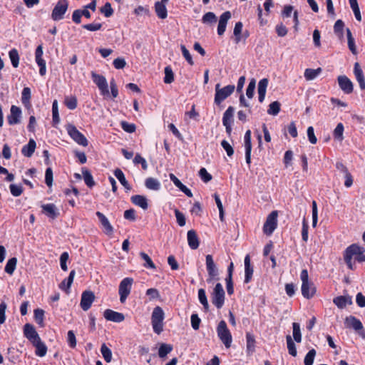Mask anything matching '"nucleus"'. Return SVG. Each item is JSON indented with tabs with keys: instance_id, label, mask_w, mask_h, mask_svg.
I'll use <instances>...</instances> for the list:
<instances>
[{
	"instance_id": "69168bd1",
	"label": "nucleus",
	"mask_w": 365,
	"mask_h": 365,
	"mask_svg": "<svg viewBox=\"0 0 365 365\" xmlns=\"http://www.w3.org/2000/svg\"><path fill=\"white\" fill-rule=\"evenodd\" d=\"M103 25L100 23H92V24H84L82 26V27L88 31H96L101 29Z\"/></svg>"
},
{
	"instance_id": "de8ad7c7",
	"label": "nucleus",
	"mask_w": 365,
	"mask_h": 365,
	"mask_svg": "<svg viewBox=\"0 0 365 365\" xmlns=\"http://www.w3.org/2000/svg\"><path fill=\"white\" fill-rule=\"evenodd\" d=\"M292 328H293L292 334H293L294 340L297 343H300L302 341V334H301L299 324H298L297 322H294L292 324Z\"/></svg>"
},
{
	"instance_id": "c85d7f7f",
	"label": "nucleus",
	"mask_w": 365,
	"mask_h": 365,
	"mask_svg": "<svg viewBox=\"0 0 365 365\" xmlns=\"http://www.w3.org/2000/svg\"><path fill=\"white\" fill-rule=\"evenodd\" d=\"M75 274L76 271L74 269L71 270L68 277L61 282L59 288L61 290L65 291L66 293H68L71 286L73 282Z\"/></svg>"
},
{
	"instance_id": "58836bf2",
	"label": "nucleus",
	"mask_w": 365,
	"mask_h": 365,
	"mask_svg": "<svg viewBox=\"0 0 365 365\" xmlns=\"http://www.w3.org/2000/svg\"><path fill=\"white\" fill-rule=\"evenodd\" d=\"M173 350V346L168 344H161L158 349V356L160 358H165Z\"/></svg>"
},
{
	"instance_id": "4468645a",
	"label": "nucleus",
	"mask_w": 365,
	"mask_h": 365,
	"mask_svg": "<svg viewBox=\"0 0 365 365\" xmlns=\"http://www.w3.org/2000/svg\"><path fill=\"white\" fill-rule=\"evenodd\" d=\"M95 299V295L91 291H84L81 294V299L80 306L83 311L88 310L93 301Z\"/></svg>"
},
{
	"instance_id": "f704fd0d",
	"label": "nucleus",
	"mask_w": 365,
	"mask_h": 365,
	"mask_svg": "<svg viewBox=\"0 0 365 365\" xmlns=\"http://www.w3.org/2000/svg\"><path fill=\"white\" fill-rule=\"evenodd\" d=\"M346 31L349 49L353 54L356 55V54H357V50H356V47L355 45V40H354L349 29L347 28Z\"/></svg>"
},
{
	"instance_id": "423d86ee",
	"label": "nucleus",
	"mask_w": 365,
	"mask_h": 365,
	"mask_svg": "<svg viewBox=\"0 0 365 365\" xmlns=\"http://www.w3.org/2000/svg\"><path fill=\"white\" fill-rule=\"evenodd\" d=\"M206 269L208 274L207 279V283H212L215 281H218L219 278V270L215 263L212 256L211 255H206L205 258Z\"/></svg>"
},
{
	"instance_id": "7ed1b4c3",
	"label": "nucleus",
	"mask_w": 365,
	"mask_h": 365,
	"mask_svg": "<svg viewBox=\"0 0 365 365\" xmlns=\"http://www.w3.org/2000/svg\"><path fill=\"white\" fill-rule=\"evenodd\" d=\"M165 313L163 309L159 307H155L151 314V324L153 331L157 334H160L163 331V321Z\"/></svg>"
},
{
	"instance_id": "4c0bfd02",
	"label": "nucleus",
	"mask_w": 365,
	"mask_h": 365,
	"mask_svg": "<svg viewBox=\"0 0 365 365\" xmlns=\"http://www.w3.org/2000/svg\"><path fill=\"white\" fill-rule=\"evenodd\" d=\"M198 299L200 304L203 306V309L205 312L209 310V304L207 302L205 290L204 289H200L198 290Z\"/></svg>"
},
{
	"instance_id": "7c9ffc66",
	"label": "nucleus",
	"mask_w": 365,
	"mask_h": 365,
	"mask_svg": "<svg viewBox=\"0 0 365 365\" xmlns=\"http://www.w3.org/2000/svg\"><path fill=\"white\" fill-rule=\"evenodd\" d=\"M167 2H163L162 0L160 1H157L155 4V10L157 16L161 19H164L168 16V11L165 6V4Z\"/></svg>"
},
{
	"instance_id": "864d4df0",
	"label": "nucleus",
	"mask_w": 365,
	"mask_h": 365,
	"mask_svg": "<svg viewBox=\"0 0 365 365\" xmlns=\"http://www.w3.org/2000/svg\"><path fill=\"white\" fill-rule=\"evenodd\" d=\"M242 23L241 21H238L235 24L233 34L235 36V42L239 43L241 41V33L242 30Z\"/></svg>"
},
{
	"instance_id": "4d7b16f0",
	"label": "nucleus",
	"mask_w": 365,
	"mask_h": 365,
	"mask_svg": "<svg viewBox=\"0 0 365 365\" xmlns=\"http://www.w3.org/2000/svg\"><path fill=\"white\" fill-rule=\"evenodd\" d=\"M34 319L38 324L41 327L43 325L44 311L41 309L34 310Z\"/></svg>"
},
{
	"instance_id": "5701e85b",
	"label": "nucleus",
	"mask_w": 365,
	"mask_h": 365,
	"mask_svg": "<svg viewBox=\"0 0 365 365\" xmlns=\"http://www.w3.org/2000/svg\"><path fill=\"white\" fill-rule=\"evenodd\" d=\"M344 325L346 328H352L356 331L363 328V324L361 321L354 316L346 317L344 319Z\"/></svg>"
},
{
	"instance_id": "6ab92c4d",
	"label": "nucleus",
	"mask_w": 365,
	"mask_h": 365,
	"mask_svg": "<svg viewBox=\"0 0 365 365\" xmlns=\"http://www.w3.org/2000/svg\"><path fill=\"white\" fill-rule=\"evenodd\" d=\"M103 317L108 321L118 323L121 322L125 319L123 314L110 309H107L104 311Z\"/></svg>"
},
{
	"instance_id": "e2e57ef3",
	"label": "nucleus",
	"mask_w": 365,
	"mask_h": 365,
	"mask_svg": "<svg viewBox=\"0 0 365 365\" xmlns=\"http://www.w3.org/2000/svg\"><path fill=\"white\" fill-rule=\"evenodd\" d=\"M133 163L135 165L140 164L142 168L145 170L148 168V164L144 158H143L140 154H136L134 159H133Z\"/></svg>"
},
{
	"instance_id": "6e6552de",
	"label": "nucleus",
	"mask_w": 365,
	"mask_h": 365,
	"mask_svg": "<svg viewBox=\"0 0 365 365\" xmlns=\"http://www.w3.org/2000/svg\"><path fill=\"white\" fill-rule=\"evenodd\" d=\"M91 78L93 83L99 89L101 94L105 98L109 97L110 92L108 90V85L106 78L103 76L98 74L94 71L91 72Z\"/></svg>"
},
{
	"instance_id": "cd10ccee",
	"label": "nucleus",
	"mask_w": 365,
	"mask_h": 365,
	"mask_svg": "<svg viewBox=\"0 0 365 365\" xmlns=\"http://www.w3.org/2000/svg\"><path fill=\"white\" fill-rule=\"evenodd\" d=\"M268 83L267 78H262L258 83V100L260 103H262L264 100Z\"/></svg>"
},
{
	"instance_id": "393cba45",
	"label": "nucleus",
	"mask_w": 365,
	"mask_h": 365,
	"mask_svg": "<svg viewBox=\"0 0 365 365\" xmlns=\"http://www.w3.org/2000/svg\"><path fill=\"white\" fill-rule=\"evenodd\" d=\"M333 303L339 309H344L347 304H352V297L349 295L338 296L333 299Z\"/></svg>"
},
{
	"instance_id": "20e7f679",
	"label": "nucleus",
	"mask_w": 365,
	"mask_h": 365,
	"mask_svg": "<svg viewBox=\"0 0 365 365\" xmlns=\"http://www.w3.org/2000/svg\"><path fill=\"white\" fill-rule=\"evenodd\" d=\"M216 331L219 339L223 343L227 349L230 348L232 342V337L229 329L227 328V324L224 320L219 322Z\"/></svg>"
},
{
	"instance_id": "bf43d9fd",
	"label": "nucleus",
	"mask_w": 365,
	"mask_h": 365,
	"mask_svg": "<svg viewBox=\"0 0 365 365\" xmlns=\"http://www.w3.org/2000/svg\"><path fill=\"white\" fill-rule=\"evenodd\" d=\"M316 356L315 349H312L308 351L304 357V365H312Z\"/></svg>"
},
{
	"instance_id": "37998d69",
	"label": "nucleus",
	"mask_w": 365,
	"mask_h": 365,
	"mask_svg": "<svg viewBox=\"0 0 365 365\" xmlns=\"http://www.w3.org/2000/svg\"><path fill=\"white\" fill-rule=\"evenodd\" d=\"M213 197L215 199V203L217 205V208L219 210V217H220V220L221 222H223L225 220V212H224L223 206H222L221 200L220 198V196L217 193H215L213 195Z\"/></svg>"
},
{
	"instance_id": "f257e3e1",
	"label": "nucleus",
	"mask_w": 365,
	"mask_h": 365,
	"mask_svg": "<svg viewBox=\"0 0 365 365\" xmlns=\"http://www.w3.org/2000/svg\"><path fill=\"white\" fill-rule=\"evenodd\" d=\"M24 336L28 339L33 347L35 348V354L36 356L40 357L46 356L47 346L41 339L34 325L31 324H24Z\"/></svg>"
},
{
	"instance_id": "39448f33",
	"label": "nucleus",
	"mask_w": 365,
	"mask_h": 365,
	"mask_svg": "<svg viewBox=\"0 0 365 365\" xmlns=\"http://www.w3.org/2000/svg\"><path fill=\"white\" fill-rule=\"evenodd\" d=\"M235 88V87L234 85H228L223 88H220V85L219 83L216 84L214 98L215 103L220 106L222 101L232 95Z\"/></svg>"
},
{
	"instance_id": "052dcab7",
	"label": "nucleus",
	"mask_w": 365,
	"mask_h": 365,
	"mask_svg": "<svg viewBox=\"0 0 365 365\" xmlns=\"http://www.w3.org/2000/svg\"><path fill=\"white\" fill-rule=\"evenodd\" d=\"M69 259V255L67 252H63L60 256V266L62 270L67 271L68 266L67 262Z\"/></svg>"
},
{
	"instance_id": "0e129e2a",
	"label": "nucleus",
	"mask_w": 365,
	"mask_h": 365,
	"mask_svg": "<svg viewBox=\"0 0 365 365\" xmlns=\"http://www.w3.org/2000/svg\"><path fill=\"white\" fill-rule=\"evenodd\" d=\"M191 326L194 330H198L201 319L198 317L197 314H192L191 317Z\"/></svg>"
},
{
	"instance_id": "680f3d73",
	"label": "nucleus",
	"mask_w": 365,
	"mask_h": 365,
	"mask_svg": "<svg viewBox=\"0 0 365 365\" xmlns=\"http://www.w3.org/2000/svg\"><path fill=\"white\" fill-rule=\"evenodd\" d=\"M9 58L14 67L16 68L19 63V56L16 49H12L9 51Z\"/></svg>"
},
{
	"instance_id": "ea45409f",
	"label": "nucleus",
	"mask_w": 365,
	"mask_h": 365,
	"mask_svg": "<svg viewBox=\"0 0 365 365\" xmlns=\"http://www.w3.org/2000/svg\"><path fill=\"white\" fill-rule=\"evenodd\" d=\"M344 125L341 123H339L333 132L334 138L339 142L342 141L344 139Z\"/></svg>"
},
{
	"instance_id": "774afa93",
	"label": "nucleus",
	"mask_w": 365,
	"mask_h": 365,
	"mask_svg": "<svg viewBox=\"0 0 365 365\" xmlns=\"http://www.w3.org/2000/svg\"><path fill=\"white\" fill-rule=\"evenodd\" d=\"M199 175L201 180L205 182H207L210 181L212 179V175L207 171V170L205 168H202L200 170Z\"/></svg>"
},
{
	"instance_id": "c03bdc74",
	"label": "nucleus",
	"mask_w": 365,
	"mask_h": 365,
	"mask_svg": "<svg viewBox=\"0 0 365 365\" xmlns=\"http://www.w3.org/2000/svg\"><path fill=\"white\" fill-rule=\"evenodd\" d=\"M65 106L70 110L76 108L78 102L76 96H66L64 99Z\"/></svg>"
},
{
	"instance_id": "c756f323",
	"label": "nucleus",
	"mask_w": 365,
	"mask_h": 365,
	"mask_svg": "<svg viewBox=\"0 0 365 365\" xmlns=\"http://www.w3.org/2000/svg\"><path fill=\"white\" fill-rule=\"evenodd\" d=\"M130 200L134 205L141 207L143 210H147L148 207V200L143 195H133L130 198Z\"/></svg>"
},
{
	"instance_id": "2eb2a0df",
	"label": "nucleus",
	"mask_w": 365,
	"mask_h": 365,
	"mask_svg": "<svg viewBox=\"0 0 365 365\" xmlns=\"http://www.w3.org/2000/svg\"><path fill=\"white\" fill-rule=\"evenodd\" d=\"M43 47L39 45L35 51V60L39 67V74L43 76L46 73V61L43 58Z\"/></svg>"
},
{
	"instance_id": "3c124183",
	"label": "nucleus",
	"mask_w": 365,
	"mask_h": 365,
	"mask_svg": "<svg viewBox=\"0 0 365 365\" xmlns=\"http://www.w3.org/2000/svg\"><path fill=\"white\" fill-rule=\"evenodd\" d=\"M280 103L278 101H274L269 106L267 113L269 115H277L280 111Z\"/></svg>"
},
{
	"instance_id": "5fc2aeb1",
	"label": "nucleus",
	"mask_w": 365,
	"mask_h": 365,
	"mask_svg": "<svg viewBox=\"0 0 365 365\" xmlns=\"http://www.w3.org/2000/svg\"><path fill=\"white\" fill-rule=\"evenodd\" d=\"M141 258L145 261L143 266L146 268L155 269V265L152 261L151 258L145 252H140Z\"/></svg>"
},
{
	"instance_id": "9b49d317",
	"label": "nucleus",
	"mask_w": 365,
	"mask_h": 365,
	"mask_svg": "<svg viewBox=\"0 0 365 365\" xmlns=\"http://www.w3.org/2000/svg\"><path fill=\"white\" fill-rule=\"evenodd\" d=\"M277 211L274 210L267 217L266 221L263 225V232L266 235H271L277 228Z\"/></svg>"
},
{
	"instance_id": "f3484780",
	"label": "nucleus",
	"mask_w": 365,
	"mask_h": 365,
	"mask_svg": "<svg viewBox=\"0 0 365 365\" xmlns=\"http://www.w3.org/2000/svg\"><path fill=\"white\" fill-rule=\"evenodd\" d=\"M301 292L305 299H310L314 297L317 292V288L314 284L312 281H309L307 282V283H302Z\"/></svg>"
},
{
	"instance_id": "b1692460",
	"label": "nucleus",
	"mask_w": 365,
	"mask_h": 365,
	"mask_svg": "<svg viewBox=\"0 0 365 365\" xmlns=\"http://www.w3.org/2000/svg\"><path fill=\"white\" fill-rule=\"evenodd\" d=\"M21 110L20 108L12 106L10 110V114L7 116L9 124L14 125L19 122L21 118Z\"/></svg>"
},
{
	"instance_id": "a211bd4d",
	"label": "nucleus",
	"mask_w": 365,
	"mask_h": 365,
	"mask_svg": "<svg viewBox=\"0 0 365 365\" xmlns=\"http://www.w3.org/2000/svg\"><path fill=\"white\" fill-rule=\"evenodd\" d=\"M96 216L98 217L99 222L103 229V232L107 235H111L113 232V227L110 223L108 219L106 217L104 214L98 211L96 212Z\"/></svg>"
},
{
	"instance_id": "0eeeda50",
	"label": "nucleus",
	"mask_w": 365,
	"mask_h": 365,
	"mask_svg": "<svg viewBox=\"0 0 365 365\" xmlns=\"http://www.w3.org/2000/svg\"><path fill=\"white\" fill-rule=\"evenodd\" d=\"M225 293L222 284L217 283L211 293L212 303L217 308L221 309L225 304Z\"/></svg>"
},
{
	"instance_id": "1a4fd4ad",
	"label": "nucleus",
	"mask_w": 365,
	"mask_h": 365,
	"mask_svg": "<svg viewBox=\"0 0 365 365\" xmlns=\"http://www.w3.org/2000/svg\"><path fill=\"white\" fill-rule=\"evenodd\" d=\"M66 130L68 135L78 145L82 146H87L88 141L85 135L81 133L75 125L72 124H68L66 126Z\"/></svg>"
},
{
	"instance_id": "8fccbe9b",
	"label": "nucleus",
	"mask_w": 365,
	"mask_h": 365,
	"mask_svg": "<svg viewBox=\"0 0 365 365\" xmlns=\"http://www.w3.org/2000/svg\"><path fill=\"white\" fill-rule=\"evenodd\" d=\"M101 352L102 354V356H103L104 360L106 362L109 363L111 361V359H112L111 350L105 344H103L101 346Z\"/></svg>"
},
{
	"instance_id": "bb28decb",
	"label": "nucleus",
	"mask_w": 365,
	"mask_h": 365,
	"mask_svg": "<svg viewBox=\"0 0 365 365\" xmlns=\"http://www.w3.org/2000/svg\"><path fill=\"white\" fill-rule=\"evenodd\" d=\"M187 242L192 250L198 248L200 242L196 232L193 230H189L187 234Z\"/></svg>"
},
{
	"instance_id": "dca6fc26",
	"label": "nucleus",
	"mask_w": 365,
	"mask_h": 365,
	"mask_svg": "<svg viewBox=\"0 0 365 365\" xmlns=\"http://www.w3.org/2000/svg\"><path fill=\"white\" fill-rule=\"evenodd\" d=\"M43 47L39 45L35 51V60L39 67V74L43 76L46 73V61L43 58Z\"/></svg>"
},
{
	"instance_id": "f03ea898",
	"label": "nucleus",
	"mask_w": 365,
	"mask_h": 365,
	"mask_svg": "<svg viewBox=\"0 0 365 365\" xmlns=\"http://www.w3.org/2000/svg\"><path fill=\"white\" fill-rule=\"evenodd\" d=\"M353 258L358 262H365V248L356 244H352L345 250L344 259L351 270L354 269Z\"/></svg>"
},
{
	"instance_id": "79ce46f5",
	"label": "nucleus",
	"mask_w": 365,
	"mask_h": 365,
	"mask_svg": "<svg viewBox=\"0 0 365 365\" xmlns=\"http://www.w3.org/2000/svg\"><path fill=\"white\" fill-rule=\"evenodd\" d=\"M36 147V141L31 138L29 141V143L26 146H24V155L27 157H31Z\"/></svg>"
},
{
	"instance_id": "49530a36",
	"label": "nucleus",
	"mask_w": 365,
	"mask_h": 365,
	"mask_svg": "<svg viewBox=\"0 0 365 365\" xmlns=\"http://www.w3.org/2000/svg\"><path fill=\"white\" fill-rule=\"evenodd\" d=\"M16 263L17 259L16 257L9 259L6 264L5 272L11 275L16 269Z\"/></svg>"
},
{
	"instance_id": "603ef678",
	"label": "nucleus",
	"mask_w": 365,
	"mask_h": 365,
	"mask_svg": "<svg viewBox=\"0 0 365 365\" xmlns=\"http://www.w3.org/2000/svg\"><path fill=\"white\" fill-rule=\"evenodd\" d=\"M164 83H171L174 81V73L170 66H166L165 68V77H164Z\"/></svg>"
},
{
	"instance_id": "13d9d810",
	"label": "nucleus",
	"mask_w": 365,
	"mask_h": 365,
	"mask_svg": "<svg viewBox=\"0 0 365 365\" xmlns=\"http://www.w3.org/2000/svg\"><path fill=\"white\" fill-rule=\"evenodd\" d=\"M246 342H247V349L249 351H254L255 346V339L253 334L250 333L246 334Z\"/></svg>"
},
{
	"instance_id": "ddd939ff",
	"label": "nucleus",
	"mask_w": 365,
	"mask_h": 365,
	"mask_svg": "<svg viewBox=\"0 0 365 365\" xmlns=\"http://www.w3.org/2000/svg\"><path fill=\"white\" fill-rule=\"evenodd\" d=\"M337 81L339 88L346 94H350L353 92L354 85L351 81L345 75L339 76Z\"/></svg>"
},
{
	"instance_id": "aec40b11",
	"label": "nucleus",
	"mask_w": 365,
	"mask_h": 365,
	"mask_svg": "<svg viewBox=\"0 0 365 365\" xmlns=\"http://www.w3.org/2000/svg\"><path fill=\"white\" fill-rule=\"evenodd\" d=\"M354 74L356 78V80L359 83L360 89L361 91H364L365 90V78L364 76V72L361 68V66L358 62H356L354 65Z\"/></svg>"
},
{
	"instance_id": "338daca9",
	"label": "nucleus",
	"mask_w": 365,
	"mask_h": 365,
	"mask_svg": "<svg viewBox=\"0 0 365 365\" xmlns=\"http://www.w3.org/2000/svg\"><path fill=\"white\" fill-rule=\"evenodd\" d=\"M255 83H256V81L254 78H252L249 83V85L246 90V95H247V98H252L254 96V92H255Z\"/></svg>"
},
{
	"instance_id": "473e14b6",
	"label": "nucleus",
	"mask_w": 365,
	"mask_h": 365,
	"mask_svg": "<svg viewBox=\"0 0 365 365\" xmlns=\"http://www.w3.org/2000/svg\"><path fill=\"white\" fill-rule=\"evenodd\" d=\"M145 187L152 190H159L160 189V182L158 180L153 178H148L145 181Z\"/></svg>"
},
{
	"instance_id": "a878e982",
	"label": "nucleus",
	"mask_w": 365,
	"mask_h": 365,
	"mask_svg": "<svg viewBox=\"0 0 365 365\" xmlns=\"http://www.w3.org/2000/svg\"><path fill=\"white\" fill-rule=\"evenodd\" d=\"M245 283H249L252 278L253 274V267L251 265L250 263V257L249 255H247L245 257Z\"/></svg>"
},
{
	"instance_id": "2f4dec72",
	"label": "nucleus",
	"mask_w": 365,
	"mask_h": 365,
	"mask_svg": "<svg viewBox=\"0 0 365 365\" xmlns=\"http://www.w3.org/2000/svg\"><path fill=\"white\" fill-rule=\"evenodd\" d=\"M114 175L126 190H130L131 189L130 184L125 179L124 173L120 169L116 168L114 170Z\"/></svg>"
},
{
	"instance_id": "72a5a7b5",
	"label": "nucleus",
	"mask_w": 365,
	"mask_h": 365,
	"mask_svg": "<svg viewBox=\"0 0 365 365\" xmlns=\"http://www.w3.org/2000/svg\"><path fill=\"white\" fill-rule=\"evenodd\" d=\"M235 109L232 106H229L223 114L222 124L226 125L227 123L232 124L233 122Z\"/></svg>"
},
{
	"instance_id": "412c9836",
	"label": "nucleus",
	"mask_w": 365,
	"mask_h": 365,
	"mask_svg": "<svg viewBox=\"0 0 365 365\" xmlns=\"http://www.w3.org/2000/svg\"><path fill=\"white\" fill-rule=\"evenodd\" d=\"M231 18L230 11H225L220 16L218 26H217V34L222 36L224 34L228 20Z\"/></svg>"
},
{
	"instance_id": "f8f14e48",
	"label": "nucleus",
	"mask_w": 365,
	"mask_h": 365,
	"mask_svg": "<svg viewBox=\"0 0 365 365\" xmlns=\"http://www.w3.org/2000/svg\"><path fill=\"white\" fill-rule=\"evenodd\" d=\"M68 0H58L52 11V19L54 21H60L63 19V16L68 9Z\"/></svg>"
},
{
	"instance_id": "09e8293b",
	"label": "nucleus",
	"mask_w": 365,
	"mask_h": 365,
	"mask_svg": "<svg viewBox=\"0 0 365 365\" xmlns=\"http://www.w3.org/2000/svg\"><path fill=\"white\" fill-rule=\"evenodd\" d=\"M82 173L83 175V180L86 185L89 187H93L95 185V182L91 173L86 169H83Z\"/></svg>"
},
{
	"instance_id": "e433bc0d",
	"label": "nucleus",
	"mask_w": 365,
	"mask_h": 365,
	"mask_svg": "<svg viewBox=\"0 0 365 365\" xmlns=\"http://www.w3.org/2000/svg\"><path fill=\"white\" fill-rule=\"evenodd\" d=\"M322 72V68H318L317 69L307 68L304 71V78L307 81H312L317 78L318 75Z\"/></svg>"
},
{
	"instance_id": "c9c22d12",
	"label": "nucleus",
	"mask_w": 365,
	"mask_h": 365,
	"mask_svg": "<svg viewBox=\"0 0 365 365\" xmlns=\"http://www.w3.org/2000/svg\"><path fill=\"white\" fill-rule=\"evenodd\" d=\"M344 23L342 20L339 19L337 20L334 26V34L338 36V38L340 40H342L344 38Z\"/></svg>"
},
{
	"instance_id": "a19ab883",
	"label": "nucleus",
	"mask_w": 365,
	"mask_h": 365,
	"mask_svg": "<svg viewBox=\"0 0 365 365\" xmlns=\"http://www.w3.org/2000/svg\"><path fill=\"white\" fill-rule=\"evenodd\" d=\"M286 341L289 354L292 356H296L297 354V348L290 335L286 336Z\"/></svg>"
},
{
	"instance_id": "4be33fe9",
	"label": "nucleus",
	"mask_w": 365,
	"mask_h": 365,
	"mask_svg": "<svg viewBox=\"0 0 365 365\" xmlns=\"http://www.w3.org/2000/svg\"><path fill=\"white\" fill-rule=\"evenodd\" d=\"M41 208L42 212L49 218L55 219L59 215L56 206L53 203L44 204L41 205Z\"/></svg>"
},
{
	"instance_id": "9d476101",
	"label": "nucleus",
	"mask_w": 365,
	"mask_h": 365,
	"mask_svg": "<svg viewBox=\"0 0 365 365\" xmlns=\"http://www.w3.org/2000/svg\"><path fill=\"white\" fill-rule=\"evenodd\" d=\"M133 279L131 277L124 278L119 284L118 293L120 295V301L124 303L130 293Z\"/></svg>"
},
{
	"instance_id": "a18cd8bd",
	"label": "nucleus",
	"mask_w": 365,
	"mask_h": 365,
	"mask_svg": "<svg viewBox=\"0 0 365 365\" xmlns=\"http://www.w3.org/2000/svg\"><path fill=\"white\" fill-rule=\"evenodd\" d=\"M52 120L53 125L58 124L60 121L57 100H54L52 103Z\"/></svg>"
},
{
	"instance_id": "6e6d98bb",
	"label": "nucleus",
	"mask_w": 365,
	"mask_h": 365,
	"mask_svg": "<svg viewBox=\"0 0 365 365\" xmlns=\"http://www.w3.org/2000/svg\"><path fill=\"white\" fill-rule=\"evenodd\" d=\"M202 21L204 24L215 23L217 21V17L213 12L209 11L203 15Z\"/></svg>"
}]
</instances>
